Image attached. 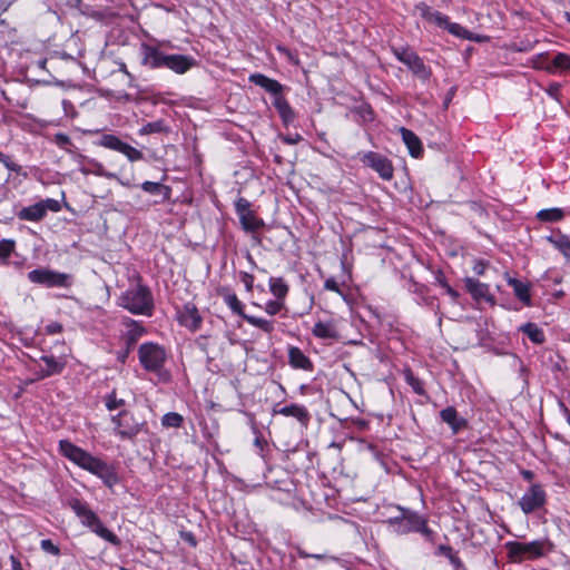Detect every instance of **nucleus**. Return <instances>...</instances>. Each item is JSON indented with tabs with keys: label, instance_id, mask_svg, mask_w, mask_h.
<instances>
[{
	"label": "nucleus",
	"instance_id": "1",
	"mask_svg": "<svg viewBox=\"0 0 570 570\" xmlns=\"http://www.w3.org/2000/svg\"><path fill=\"white\" fill-rule=\"evenodd\" d=\"M59 451L62 456L73 464L101 479L108 488H112L118 483V475L111 465L77 446L69 440L59 441Z\"/></svg>",
	"mask_w": 570,
	"mask_h": 570
},
{
	"label": "nucleus",
	"instance_id": "2",
	"mask_svg": "<svg viewBox=\"0 0 570 570\" xmlns=\"http://www.w3.org/2000/svg\"><path fill=\"white\" fill-rule=\"evenodd\" d=\"M140 63L149 69L167 68L177 75H184L197 65L194 57L187 55H167L158 47L142 42L139 48Z\"/></svg>",
	"mask_w": 570,
	"mask_h": 570
},
{
	"label": "nucleus",
	"instance_id": "3",
	"mask_svg": "<svg viewBox=\"0 0 570 570\" xmlns=\"http://www.w3.org/2000/svg\"><path fill=\"white\" fill-rule=\"evenodd\" d=\"M117 305L134 315L150 317L154 314L155 302L151 289L140 281L128 287L117 298Z\"/></svg>",
	"mask_w": 570,
	"mask_h": 570
},
{
	"label": "nucleus",
	"instance_id": "4",
	"mask_svg": "<svg viewBox=\"0 0 570 570\" xmlns=\"http://www.w3.org/2000/svg\"><path fill=\"white\" fill-rule=\"evenodd\" d=\"M504 548L511 562L521 563L547 556L553 550L554 546L548 538H541L530 542L507 541Z\"/></svg>",
	"mask_w": 570,
	"mask_h": 570
},
{
	"label": "nucleus",
	"instance_id": "5",
	"mask_svg": "<svg viewBox=\"0 0 570 570\" xmlns=\"http://www.w3.org/2000/svg\"><path fill=\"white\" fill-rule=\"evenodd\" d=\"M68 507L79 518L82 525L89 528L98 537L112 546L120 544V539L102 524L99 517L90 509L87 502L78 498H71L68 500Z\"/></svg>",
	"mask_w": 570,
	"mask_h": 570
},
{
	"label": "nucleus",
	"instance_id": "6",
	"mask_svg": "<svg viewBox=\"0 0 570 570\" xmlns=\"http://www.w3.org/2000/svg\"><path fill=\"white\" fill-rule=\"evenodd\" d=\"M111 422L115 424V434L121 440H134L139 433L147 430V422L136 417L128 410H121L116 415H112Z\"/></svg>",
	"mask_w": 570,
	"mask_h": 570
},
{
	"label": "nucleus",
	"instance_id": "7",
	"mask_svg": "<svg viewBox=\"0 0 570 570\" xmlns=\"http://www.w3.org/2000/svg\"><path fill=\"white\" fill-rule=\"evenodd\" d=\"M121 324L125 326L126 331L120 336L124 347L117 352V360L124 364L135 348L137 342L147 333V330L141 322L128 316H125L121 320Z\"/></svg>",
	"mask_w": 570,
	"mask_h": 570
},
{
	"label": "nucleus",
	"instance_id": "8",
	"mask_svg": "<svg viewBox=\"0 0 570 570\" xmlns=\"http://www.w3.org/2000/svg\"><path fill=\"white\" fill-rule=\"evenodd\" d=\"M30 283L42 285L46 287H71L73 277L71 274L60 273L49 268H36L27 275Z\"/></svg>",
	"mask_w": 570,
	"mask_h": 570
},
{
	"label": "nucleus",
	"instance_id": "9",
	"mask_svg": "<svg viewBox=\"0 0 570 570\" xmlns=\"http://www.w3.org/2000/svg\"><path fill=\"white\" fill-rule=\"evenodd\" d=\"M138 357L146 371L160 373L166 361V351L157 343L146 342L138 348Z\"/></svg>",
	"mask_w": 570,
	"mask_h": 570
},
{
	"label": "nucleus",
	"instance_id": "10",
	"mask_svg": "<svg viewBox=\"0 0 570 570\" xmlns=\"http://www.w3.org/2000/svg\"><path fill=\"white\" fill-rule=\"evenodd\" d=\"M395 58L404 63L419 79L426 81L431 77V69L423 59L407 47H392Z\"/></svg>",
	"mask_w": 570,
	"mask_h": 570
},
{
	"label": "nucleus",
	"instance_id": "11",
	"mask_svg": "<svg viewBox=\"0 0 570 570\" xmlns=\"http://www.w3.org/2000/svg\"><path fill=\"white\" fill-rule=\"evenodd\" d=\"M399 534H407L411 532L421 533L426 541L434 542L435 532L428 527V521L416 511H405V519L394 530Z\"/></svg>",
	"mask_w": 570,
	"mask_h": 570
},
{
	"label": "nucleus",
	"instance_id": "12",
	"mask_svg": "<svg viewBox=\"0 0 570 570\" xmlns=\"http://www.w3.org/2000/svg\"><path fill=\"white\" fill-rule=\"evenodd\" d=\"M360 161L372 168L383 180H391L394 175L392 161L384 155L375 151L360 153Z\"/></svg>",
	"mask_w": 570,
	"mask_h": 570
},
{
	"label": "nucleus",
	"instance_id": "13",
	"mask_svg": "<svg viewBox=\"0 0 570 570\" xmlns=\"http://www.w3.org/2000/svg\"><path fill=\"white\" fill-rule=\"evenodd\" d=\"M96 144L100 147L122 154L129 161H138L144 158V154L140 150L112 134L101 135Z\"/></svg>",
	"mask_w": 570,
	"mask_h": 570
},
{
	"label": "nucleus",
	"instance_id": "14",
	"mask_svg": "<svg viewBox=\"0 0 570 570\" xmlns=\"http://www.w3.org/2000/svg\"><path fill=\"white\" fill-rule=\"evenodd\" d=\"M547 503V493L540 483L531 484L519 501L524 514H531L542 509Z\"/></svg>",
	"mask_w": 570,
	"mask_h": 570
},
{
	"label": "nucleus",
	"instance_id": "15",
	"mask_svg": "<svg viewBox=\"0 0 570 570\" xmlns=\"http://www.w3.org/2000/svg\"><path fill=\"white\" fill-rule=\"evenodd\" d=\"M464 285L466 292L471 295V297L476 302H488L491 305L495 304V298L492 294H490L489 285L481 283L479 279L473 277H465Z\"/></svg>",
	"mask_w": 570,
	"mask_h": 570
},
{
	"label": "nucleus",
	"instance_id": "16",
	"mask_svg": "<svg viewBox=\"0 0 570 570\" xmlns=\"http://www.w3.org/2000/svg\"><path fill=\"white\" fill-rule=\"evenodd\" d=\"M202 321L203 320L197 307L191 303L185 304L183 309L178 312L179 324L191 331L198 330Z\"/></svg>",
	"mask_w": 570,
	"mask_h": 570
},
{
	"label": "nucleus",
	"instance_id": "17",
	"mask_svg": "<svg viewBox=\"0 0 570 570\" xmlns=\"http://www.w3.org/2000/svg\"><path fill=\"white\" fill-rule=\"evenodd\" d=\"M274 414H281L283 416H292L295 417L303 426H307L311 421V414L306 406L301 404H289L285 405L283 407H274L273 409Z\"/></svg>",
	"mask_w": 570,
	"mask_h": 570
},
{
	"label": "nucleus",
	"instance_id": "18",
	"mask_svg": "<svg viewBox=\"0 0 570 570\" xmlns=\"http://www.w3.org/2000/svg\"><path fill=\"white\" fill-rule=\"evenodd\" d=\"M249 82L263 88L271 94L273 98L283 95L284 86L275 79H272L263 73H252L248 78Z\"/></svg>",
	"mask_w": 570,
	"mask_h": 570
},
{
	"label": "nucleus",
	"instance_id": "19",
	"mask_svg": "<svg viewBox=\"0 0 570 570\" xmlns=\"http://www.w3.org/2000/svg\"><path fill=\"white\" fill-rule=\"evenodd\" d=\"M440 417L451 428L453 434H458L460 431L468 426V421L460 416L456 409L453 406L443 409L440 412Z\"/></svg>",
	"mask_w": 570,
	"mask_h": 570
},
{
	"label": "nucleus",
	"instance_id": "20",
	"mask_svg": "<svg viewBox=\"0 0 570 570\" xmlns=\"http://www.w3.org/2000/svg\"><path fill=\"white\" fill-rule=\"evenodd\" d=\"M312 334L321 340H338L340 333L337 330L336 322L334 320L330 321H318L314 324L312 328Z\"/></svg>",
	"mask_w": 570,
	"mask_h": 570
},
{
	"label": "nucleus",
	"instance_id": "21",
	"mask_svg": "<svg viewBox=\"0 0 570 570\" xmlns=\"http://www.w3.org/2000/svg\"><path fill=\"white\" fill-rule=\"evenodd\" d=\"M288 364L296 370L313 371V363L297 346L288 347Z\"/></svg>",
	"mask_w": 570,
	"mask_h": 570
},
{
	"label": "nucleus",
	"instance_id": "22",
	"mask_svg": "<svg viewBox=\"0 0 570 570\" xmlns=\"http://www.w3.org/2000/svg\"><path fill=\"white\" fill-rule=\"evenodd\" d=\"M140 188L150 195L160 196V199L155 200V204H163L169 200L171 196V188L161 183L146 180L140 185Z\"/></svg>",
	"mask_w": 570,
	"mask_h": 570
},
{
	"label": "nucleus",
	"instance_id": "23",
	"mask_svg": "<svg viewBox=\"0 0 570 570\" xmlns=\"http://www.w3.org/2000/svg\"><path fill=\"white\" fill-rule=\"evenodd\" d=\"M400 131L410 155L414 158H420L424 151L420 138L412 130L404 127H402Z\"/></svg>",
	"mask_w": 570,
	"mask_h": 570
},
{
	"label": "nucleus",
	"instance_id": "24",
	"mask_svg": "<svg viewBox=\"0 0 570 570\" xmlns=\"http://www.w3.org/2000/svg\"><path fill=\"white\" fill-rule=\"evenodd\" d=\"M273 106L278 111L279 117L285 125L292 124L294 121L296 116L295 111L283 95L273 99Z\"/></svg>",
	"mask_w": 570,
	"mask_h": 570
},
{
	"label": "nucleus",
	"instance_id": "25",
	"mask_svg": "<svg viewBox=\"0 0 570 570\" xmlns=\"http://www.w3.org/2000/svg\"><path fill=\"white\" fill-rule=\"evenodd\" d=\"M17 216L20 220H26V222H40L41 219H43L46 217L45 208H43L42 204H40V202H38L33 205L23 207L21 210L18 212Z\"/></svg>",
	"mask_w": 570,
	"mask_h": 570
},
{
	"label": "nucleus",
	"instance_id": "26",
	"mask_svg": "<svg viewBox=\"0 0 570 570\" xmlns=\"http://www.w3.org/2000/svg\"><path fill=\"white\" fill-rule=\"evenodd\" d=\"M508 284L513 288L514 295L525 305L531 304L530 285L514 277H508Z\"/></svg>",
	"mask_w": 570,
	"mask_h": 570
},
{
	"label": "nucleus",
	"instance_id": "27",
	"mask_svg": "<svg viewBox=\"0 0 570 570\" xmlns=\"http://www.w3.org/2000/svg\"><path fill=\"white\" fill-rule=\"evenodd\" d=\"M40 360L46 364L45 375H59L66 367V361L63 358L55 357L53 355H42Z\"/></svg>",
	"mask_w": 570,
	"mask_h": 570
},
{
	"label": "nucleus",
	"instance_id": "28",
	"mask_svg": "<svg viewBox=\"0 0 570 570\" xmlns=\"http://www.w3.org/2000/svg\"><path fill=\"white\" fill-rule=\"evenodd\" d=\"M268 286L275 299L285 302V298L289 292V286L283 277H271L268 281Z\"/></svg>",
	"mask_w": 570,
	"mask_h": 570
},
{
	"label": "nucleus",
	"instance_id": "29",
	"mask_svg": "<svg viewBox=\"0 0 570 570\" xmlns=\"http://www.w3.org/2000/svg\"><path fill=\"white\" fill-rule=\"evenodd\" d=\"M219 294L232 312L244 318V315H246L244 304L238 299L237 295L226 288H223Z\"/></svg>",
	"mask_w": 570,
	"mask_h": 570
},
{
	"label": "nucleus",
	"instance_id": "30",
	"mask_svg": "<svg viewBox=\"0 0 570 570\" xmlns=\"http://www.w3.org/2000/svg\"><path fill=\"white\" fill-rule=\"evenodd\" d=\"M520 331L523 332L534 344H542L546 341L543 330L534 323H525L520 327Z\"/></svg>",
	"mask_w": 570,
	"mask_h": 570
},
{
	"label": "nucleus",
	"instance_id": "31",
	"mask_svg": "<svg viewBox=\"0 0 570 570\" xmlns=\"http://www.w3.org/2000/svg\"><path fill=\"white\" fill-rule=\"evenodd\" d=\"M243 320H245L252 326L259 328L261 331H263L266 334H272L275 331V321H273V320H267V318L253 316V315H248V314L244 315Z\"/></svg>",
	"mask_w": 570,
	"mask_h": 570
},
{
	"label": "nucleus",
	"instance_id": "32",
	"mask_svg": "<svg viewBox=\"0 0 570 570\" xmlns=\"http://www.w3.org/2000/svg\"><path fill=\"white\" fill-rule=\"evenodd\" d=\"M239 220L246 232H256L264 227L263 219L258 218L253 210L246 215H242Z\"/></svg>",
	"mask_w": 570,
	"mask_h": 570
},
{
	"label": "nucleus",
	"instance_id": "33",
	"mask_svg": "<svg viewBox=\"0 0 570 570\" xmlns=\"http://www.w3.org/2000/svg\"><path fill=\"white\" fill-rule=\"evenodd\" d=\"M564 217V212L561 208H547L541 209L537 214V218L540 222H548V223H554L559 222Z\"/></svg>",
	"mask_w": 570,
	"mask_h": 570
},
{
	"label": "nucleus",
	"instance_id": "34",
	"mask_svg": "<svg viewBox=\"0 0 570 570\" xmlns=\"http://www.w3.org/2000/svg\"><path fill=\"white\" fill-rule=\"evenodd\" d=\"M168 131H169V129L166 126L165 120L159 119V120L150 121V122H147L146 125H144L139 129V135L145 136V135H150V134H160V132H168Z\"/></svg>",
	"mask_w": 570,
	"mask_h": 570
},
{
	"label": "nucleus",
	"instance_id": "35",
	"mask_svg": "<svg viewBox=\"0 0 570 570\" xmlns=\"http://www.w3.org/2000/svg\"><path fill=\"white\" fill-rule=\"evenodd\" d=\"M548 240L563 254L564 257L570 259V237L567 235H559L557 237L550 236Z\"/></svg>",
	"mask_w": 570,
	"mask_h": 570
},
{
	"label": "nucleus",
	"instance_id": "36",
	"mask_svg": "<svg viewBox=\"0 0 570 570\" xmlns=\"http://www.w3.org/2000/svg\"><path fill=\"white\" fill-rule=\"evenodd\" d=\"M16 249V240L3 238L0 239V264H8V259Z\"/></svg>",
	"mask_w": 570,
	"mask_h": 570
},
{
	"label": "nucleus",
	"instance_id": "37",
	"mask_svg": "<svg viewBox=\"0 0 570 570\" xmlns=\"http://www.w3.org/2000/svg\"><path fill=\"white\" fill-rule=\"evenodd\" d=\"M184 417L177 412L166 413L161 417V424L165 428H180L183 425Z\"/></svg>",
	"mask_w": 570,
	"mask_h": 570
},
{
	"label": "nucleus",
	"instance_id": "38",
	"mask_svg": "<svg viewBox=\"0 0 570 570\" xmlns=\"http://www.w3.org/2000/svg\"><path fill=\"white\" fill-rule=\"evenodd\" d=\"M435 282L445 289L446 294L451 296V298L456 302L459 298V292L452 288L445 279V276L442 271H438L435 273Z\"/></svg>",
	"mask_w": 570,
	"mask_h": 570
},
{
	"label": "nucleus",
	"instance_id": "39",
	"mask_svg": "<svg viewBox=\"0 0 570 570\" xmlns=\"http://www.w3.org/2000/svg\"><path fill=\"white\" fill-rule=\"evenodd\" d=\"M125 404L126 401L124 399H118L115 390L105 396V405L109 411L120 409L125 406Z\"/></svg>",
	"mask_w": 570,
	"mask_h": 570
},
{
	"label": "nucleus",
	"instance_id": "40",
	"mask_svg": "<svg viewBox=\"0 0 570 570\" xmlns=\"http://www.w3.org/2000/svg\"><path fill=\"white\" fill-rule=\"evenodd\" d=\"M263 308L268 315L274 316L285 308V302L279 299H269L265 303Z\"/></svg>",
	"mask_w": 570,
	"mask_h": 570
},
{
	"label": "nucleus",
	"instance_id": "41",
	"mask_svg": "<svg viewBox=\"0 0 570 570\" xmlns=\"http://www.w3.org/2000/svg\"><path fill=\"white\" fill-rule=\"evenodd\" d=\"M445 29L453 36L460 37L462 39H470V31L459 23L449 21Z\"/></svg>",
	"mask_w": 570,
	"mask_h": 570
},
{
	"label": "nucleus",
	"instance_id": "42",
	"mask_svg": "<svg viewBox=\"0 0 570 570\" xmlns=\"http://www.w3.org/2000/svg\"><path fill=\"white\" fill-rule=\"evenodd\" d=\"M554 68L562 70H570V56L566 53H558L552 59Z\"/></svg>",
	"mask_w": 570,
	"mask_h": 570
},
{
	"label": "nucleus",
	"instance_id": "43",
	"mask_svg": "<svg viewBox=\"0 0 570 570\" xmlns=\"http://www.w3.org/2000/svg\"><path fill=\"white\" fill-rule=\"evenodd\" d=\"M0 163H2L7 169L17 174H20L22 169L19 164L14 163L10 156L4 155L2 151H0Z\"/></svg>",
	"mask_w": 570,
	"mask_h": 570
},
{
	"label": "nucleus",
	"instance_id": "44",
	"mask_svg": "<svg viewBox=\"0 0 570 570\" xmlns=\"http://www.w3.org/2000/svg\"><path fill=\"white\" fill-rule=\"evenodd\" d=\"M235 210L240 218L242 215H246L247 213H250V203L246 198H238L235 203Z\"/></svg>",
	"mask_w": 570,
	"mask_h": 570
},
{
	"label": "nucleus",
	"instance_id": "45",
	"mask_svg": "<svg viewBox=\"0 0 570 570\" xmlns=\"http://www.w3.org/2000/svg\"><path fill=\"white\" fill-rule=\"evenodd\" d=\"M40 548L52 556H59L60 554V548L52 542L50 539H43L40 541Z\"/></svg>",
	"mask_w": 570,
	"mask_h": 570
},
{
	"label": "nucleus",
	"instance_id": "46",
	"mask_svg": "<svg viewBox=\"0 0 570 570\" xmlns=\"http://www.w3.org/2000/svg\"><path fill=\"white\" fill-rule=\"evenodd\" d=\"M40 204H42V206L45 208V216L47 215L48 212L57 213L61 209L60 203L52 198H47V199L40 200Z\"/></svg>",
	"mask_w": 570,
	"mask_h": 570
},
{
	"label": "nucleus",
	"instance_id": "47",
	"mask_svg": "<svg viewBox=\"0 0 570 570\" xmlns=\"http://www.w3.org/2000/svg\"><path fill=\"white\" fill-rule=\"evenodd\" d=\"M449 21H450L449 17L443 14L440 11H434V13L432 14V18L430 20V22H432L443 29L446 28Z\"/></svg>",
	"mask_w": 570,
	"mask_h": 570
},
{
	"label": "nucleus",
	"instance_id": "48",
	"mask_svg": "<svg viewBox=\"0 0 570 570\" xmlns=\"http://www.w3.org/2000/svg\"><path fill=\"white\" fill-rule=\"evenodd\" d=\"M397 510L400 513L387 520V523L394 529L397 528L403 522V518L405 519V511H412L411 509H406L400 505L397 507Z\"/></svg>",
	"mask_w": 570,
	"mask_h": 570
},
{
	"label": "nucleus",
	"instance_id": "49",
	"mask_svg": "<svg viewBox=\"0 0 570 570\" xmlns=\"http://www.w3.org/2000/svg\"><path fill=\"white\" fill-rule=\"evenodd\" d=\"M53 141L59 148L63 149H67V147L71 145L70 137L63 132L56 134L53 137Z\"/></svg>",
	"mask_w": 570,
	"mask_h": 570
},
{
	"label": "nucleus",
	"instance_id": "50",
	"mask_svg": "<svg viewBox=\"0 0 570 570\" xmlns=\"http://www.w3.org/2000/svg\"><path fill=\"white\" fill-rule=\"evenodd\" d=\"M561 85L559 82H551L546 88V92L553 99L559 100Z\"/></svg>",
	"mask_w": 570,
	"mask_h": 570
},
{
	"label": "nucleus",
	"instance_id": "51",
	"mask_svg": "<svg viewBox=\"0 0 570 570\" xmlns=\"http://www.w3.org/2000/svg\"><path fill=\"white\" fill-rule=\"evenodd\" d=\"M409 384L412 386L413 391L419 395H424L425 391L423 389V384L419 379L413 377L412 375L407 379Z\"/></svg>",
	"mask_w": 570,
	"mask_h": 570
},
{
	"label": "nucleus",
	"instance_id": "52",
	"mask_svg": "<svg viewBox=\"0 0 570 570\" xmlns=\"http://www.w3.org/2000/svg\"><path fill=\"white\" fill-rule=\"evenodd\" d=\"M436 554L438 556H443V557H445L449 560L450 558L453 557V554H455V551L453 550V548L451 546L440 544L436 548Z\"/></svg>",
	"mask_w": 570,
	"mask_h": 570
},
{
	"label": "nucleus",
	"instance_id": "53",
	"mask_svg": "<svg viewBox=\"0 0 570 570\" xmlns=\"http://www.w3.org/2000/svg\"><path fill=\"white\" fill-rule=\"evenodd\" d=\"M436 554L438 556H443V557H445L449 560L450 558L453 557V554H455V551L453 550V548L451 546L440 544L436 548Z\"/></svg>",
	"mask_w": 570,
	"mask_h": 570
},
{
	"label": "nucleus",
	"instance_id": "54",
	"mask_svg": "<svg viewBox=\"0 0 570 570\" xmlns=\"http://www.w3.org/2000/svg\"><path fill=\"white\" fill-rule=\"evenodd\" d=\"M436 554L438 556H443V557H445L449 560L450 558L453 557V554H455V551L453 550V548L451 546L440 544L436 548Z\"/></svg>",
	"mask_w": 570,
	"mask_h": 570
},
{
	"label": "nucleus",
	"instance_id": "55",
	"mask_svg": "<svg viewBox=\"0 0 570 570\" xmlns=\"http://www.w3.org/2000/svg\"><path fill=\"white\" fill-rule=\"evenodd\" d=\"M416 8L420 10L422 18L428 21L431 20L434 10H432L426 3L421 2L416 6Z\"/></svg>",
	"mask_w": 570,
	"mask_h": 570
},
{
	"label": "nucleus",
	"instance_id": "56",
	"mask_svg": "<svg viewBox=\"0 0 570 570\" xmlns=\"http://www.w3.org/2000/svg\"><path fill=\"white\" fill-rule=\"evenodd\" d=\"M240 279L244 283L246 291L252 292L254 286V276L249 273L242 272Z\"/></svg>",
	"mask_w": 570,
	"mask_h": 570
},
{
	"label": "nucleus",
	"instance_id": "57",
	"mask_svg": "<svg viewBox=\"0 0 570 570\" xmlns=\"http://www.w3.org/2000/svg\"><path fill=\"white\" fill-rule=\"evenodd\" d=\"M63 330L62 324L59 322H51L46 325L45 331L49 335L61 333Z\"/></svg>",
	"mask_w": 570,
	"mask_h": 570
},
{
	"label": "nucleus",
	"instance_id": "58",
	"mask_svg": "<svg viewBox=\"0 0 570 570\" xmlns=\"http://www.w3.org/2000/svg\"><path fill=\"white\" fill-rule=\"evenodd\" d=\"M324 288L341 294L340 286L334 277H330L325 281Z\"/></svg>",
	"mask_w": 570,
	"mask_h": 570
},
{
	"label": "nucleus",
	"instance_id": "59",
	"mask_svg": "<svg viewBox=\"0 0 570 570\" xmlns=\"http://www.w3.org/2000/svg\"><path fill=\"white\" fill-rule=\"evenodd\" d=\"M488 265L489 264L484 261H475V263L473 265V272L476 275H483L485 273Z\"/></svg>",
	"mask_w": 570,
	"mask_h": 570
},
{
	"label": "nucleus",
	"instance_id": "60",
	"mask_svg": "<svg viewBox=\"0 0 570 570\" xmlns=\"http://www.w3.org/2000/svg\"><path fill=\"white\" fill-rule=\"evenodd\" d=\"M413 288H411L410 291L417 294L419 296L422 297L423 301H425V293H426V287L424 285H420L417 283H413L412 285Z\"/></svg>",
	"mask_w": 570,
	"mask_h": 570
},
{
	"label": "nucleus",
	"instance_id": "61",
	"mask_svg": "<svg viewBox=\"0 0 570 570\" xmlns=\"http://www.w3.org/2000/svg\"><path fill=\"white\" fill-rule=\"evenodd\" d=\"M282 140L288 145H295V144L299 142L301 140H303V138L301 135L295 134L294 136H292V135L284 136V137H282Z\"/></svg>",
	"mask_w": 570,
	"mask_h": 570
},
{
	"label": "nucleus",
	"instance_id": "62",
	"mask_svg": "<svg viewBox=\"0 0 570 570\" xmlns=\"http://www.w3.org/2000/svg\"><path fill=\"white\" fill-rule=\"evenodd\" d=\"M449 562L451 563V566L454 568V570H460L461 568H463L464 563L462 562V560L459 558L458 553L455 552V554H453L452 558L449 559Z\"/></svg>",
	"mask_w": 570,
	"mask_h": 570
},
{
	"label": "nucleus",
	"instance_id": "63",
	"mask_svg": "<svg viewBox=\"0 0 570 570\" xmlns=\"http://www.w3.org/2000/svg\"><path fill=\"white\" fill-rule=\"evenodd\" d=\"M360 112L365 119L372 120L373 111L370 106L360 107Z\"/></svg>",
	"mask_w": 570,
	"mask_h": 570
},
{
	"label": "nucleus",
	"instance_id": "64",
	"mask_svg": "<svg viewBox=\"0 0 570 570\" xmlns=\"http://www.w3.org/2000/svg\"><path fill=\"white\" fill-rule=\"evenodd\" d=\"M181 538L185 541L189 542L193 547H195L196 543H197L196 540H195V537H194V534L191 532H183L181 533Z\"/></svg>",
	"mask_w": 570,
	"mask_h": 570
}]
</instances>
